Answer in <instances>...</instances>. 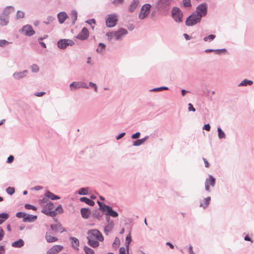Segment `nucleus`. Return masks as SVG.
Here are the masks:
<instances>
[{
  "label": "nucleus",
  "instance_id": "0eeeda50",
  "mask_svg": "<svg viewBox=\"0 0 254 254\" xmlns=\"http://www.w3.org/2000/svg\"><path fill=\"white\" fill-rule=\"evenodd\" d=\"M201 19L199 16L193 12L187 18L186 24L188 26H192L199 23Z\"/></svg>",
  "mask_w": 254,
  "mask_h": 254
},
{
  "label": "nucleus",
  "instance_id": "e433bc0d",
  "mask_svg": "<svg viewBox=\"0 0 254 254\" xmlns=\"http://www.w3.org/2000/svg\"><path fill=\"white\" fill-rule=\"evenodd\" d=\"M49 201L48 197L45 196L42 199L38 200V203L41 207H43Z\"/></svg>",
  "mask_w": 254,
  "mask_h": 254
},
{
  "label": "nucleus",
  "instance_id": "c85d7f7f",
  "mask_svg": "<svg viewBox=\"0 0 254 254\" xmlns=\"http://www.w3.org/2000/svg\"><path fill=\"white\" fill-rule=\"evenodd\" d=\"M148 138V136H145L144 137L141 138V139H137V140H136L135 141H133V146H139L141 144H142L143 143H144V142Z\"/></svg>",
  "mask_w": 254,
  "mask_h": 254
},
{
  "label": "nucleus",
  "instance_id": "5fc2aeb1",
  "mask_svg": "<svg viewBox=\"0 0 254 254\" xmlns=\"http://www.w3.org/2000/svg\"><path fill=\"white\" fill-rule=\"evenodd\" d=\"M183 5L185 7H190L191 5L190 0H183Z\"/></svg>",
  "mask_w": 254,
  "mask_h": 254
},
{
  "label": "nucleus",
  "instance_id": "4d7b16f0",
  "mask_svg": "<svg viewBox=\"0 0 254 254\" xmlns=\"http://www.w3.org/2000/svg\"><path fill=\"white\" fill-rule=\"evenodd\" d=\"M86 22L88 23L89 24L91 25L92 28H94V26H92V24H95V20L94 19H89L86 21Z\"/></svg>",
  "mask_w": 254,
  "mask_h": 254
},
{
  "label": "nucleus",
  "instance_id": "69168bd1",
  "mask_svg": "<svg viewBox=\"0 0 254 254\" xmlns=\"http://www.w3.org/2000/svg\"><path fill=\"white\" fill-rule=\"evenodd\" d=\"M14 160V157L12 155H10L7 160V163H12Z\"/></svg>",
  "mask_w": 254,
  "mask_h": 254
},
{
  "label": "nucleus",
  "instance_id": "774afa93",
  "mask_svg": "<svg viewBox=\"0 0 254 254\" xmlns=\"http://www.w3.org/2000/svg\"><path fill=\"white\" fill-rule=\"evenodd\" d=\"M203 129H205L207 131H209L210 130V126L209 124L205 125L203 127Z\"/></svg>",
  "mask_w": 254,
  "mask_h": 254
},
{
  "label": "nucleus",
  "instance_id": "72a5a7b5",
  "mask_svg": "<svg viewBox=\"0 0 254 254\" xmlns=\"http://www.w3.org/2000/svg\"><path fill=\"white\" fill-rule=\"evenodd\" d=\"M253 84V81L245 79L238 84V86H246L248 85H252Z\"/></svg>",
  "mask_w": 254,
  "mask_h": 254
},
{
  "label": "nucleus",
  "instance_id": "1a4fd4ad",
  "mask_svg": "<svg viewBox=\"0 0 254 254\" xmlns=\"http://www.w3.org/2000/svg\"><path fill=\"white\" fill-rule=\"evenodd\" d=\"M117 20L118 19L116 14L114 13L109 14L107 15L106 24L108 27H113L116 25Z\"/></svg>",
  "mask_w": 254,
  "mask_h": 254
},
{
  "label": "nucleus",
  "instance_id": "f257e3e1",
  "mask_svg": "<svg viewBox=\"0 0 254 254\" xmlns=\"http://www.w3.org/2000/svg\"><path fill=\"white\" fill-rule=\"evenodd\" d=\"M87 239L88 244L93 248H96L99 245V241H104V237L101 232L97 229H91L88 231Z\"/></svg>",
  "mask_w": 254,
  "mask_h": 254
},
{
  "label": "nucleus",
  "instance_id": "9b49d317",
  "mask_svg": "<svg viewBox=\"0 0 254 254\" xmlns=\"http://www.w3.org/2000/svg\"><path fill=\"white\" fill-rule=\"evenodd\" d=\"M20 32L22 33L24 35L27 36H31L35 34V32L33 30L32 26L29 24H27L22 27L20 29Z\"/></svg>",
  "mask_w": 254,
  "mask_h": 254
},
{
  "label": "nucleus",
  "instance_id": "5701e85b",
  "mask_svg": "<svg viewBox=\"0 0 254 254\" xmlns=\"http://www.w3.org/2000/svg\"><path fill=\"white\" fill-rule=\"evenodd\" d=\"M72 247L75 250H78L79 246V242L78 239L75 237H70Z\"/></svg>",
  "mask_w": 254,
  "mask_h": 254
},
{
  "label": "nucleus",
  "instance_id": "4468645a",
  "mask_svg": "<svg viewBox=\"0 0 254 254\" xmlns=\"http://www.w3.org/2000/svg\"><path fill=\"white\" fill-rule=\"evenodd\" d=\"M89 31L87 28L84 27L82 29L76 38L80 40H86L89 37Z\"/></svg>",
  "mask_w": 254,
  "mask_h": 254
},
{
  "label": "nucleus",
  "instance_id": "f8f14e48",
  "mask_svg": "<svg viewBox=\"0 0 254 254\" xmlns=\"http://www.w3.org/2000/svg\"><path fill=\"white\" fill-rule=\"evenodd\" d=\"M215 184V179L212 175H209L205 182V189L207 191H210L209 186L214 187Z\"/></svg>",
  "mask_w": 254,
  "mask_h": 254
},
{
  "label": "nucleus",
  "instance_id": "8fccbe9b",
  "mask_svg": "<svg viewBox=\"0 0 254 254\" xmlns=\"http://www.w3.org/2000/svg\"><path fill=\"white\" fill-rule=\"evenodd\" d=\"M6 191L8 194L12 195L14 193L15 190L14 188L9 187L6 189Z\"/></svg>",
  "mask_w": 254,
  "mask_h": 254
},
{
  "label": "nucleus",
  "instance_id": "4c0bfd02",
  "mask_svg": "<svg viewBox=\"0 0 254 254\" xmlns=\"http://www.w3.org/2000/svg\"><path fill=\"white\" fill-rule=\"evenodd\" d=\"M106 45L104 43H100L98 45V47L96 49L97 53L100 54H103L105 49Z\"/></svg>",
  "mask_w": 254,
  "mask_h": 254
},
{
  "label": "nucleus",
  "instance_id": "680f3d73",
  "mask_svg": "<svg viewBox=\"0 0 254 254\" xmlns=\"http://www.w3.org/2000/svg\"><path fill=\"white\" fill-rule=\"evenodd\" d=\"M4 236V232L1 227H0V241L2 240Z\"/></svg>",
  "mask_w": 254,
  "mask_h": 254
},
{
  "label": "nucleus",
  "instance_id": "3c124183",
  "mask_svg": "<svg viewBox=\"0 0 254 254\" xmlns=\"http://www.w3.org/2000/svg\"><path fill=\"white\" fill-rule=\"evenodd\" d=\"M25 208L27 209H32V210H37V208L32 205H31V204H25V206H24Z\"/></svg>",
  "mask_w": 254,
  "mask_h": 254
},
{
  "label": "nucleus",
  "instance_id": "ea45409f",
  "mask_svg": "<svg viewBox=\"0 0 254 254\" xmlns=\"http://www.w3.org/2000/svg\"><path fill=\"white\" fill-rule=\"evenodd\" d=\"M77 13L76 10H72L71 12V18L72 20V23H74L77 19Z\"/></svg>",
  "mask_w": 254,
  "mask_h": 254
},
{
  "label": "nucleus",
  "instance_id": "a18cd8bd",
  "mask_svg": "<svg viewBox=\"0 0 254 254\" xmlns=\"http://www.w3.org/2000/svg\"><path fill=\"white\" fill-rule=\"evenodd\" d=\"M83 249L86 254H95L94 250L87 246H85Z\"/></svg>",
  "mask_w": 254,
  "mask_h": 254
},
{
  "label": "nucleus",
  "instance_id": "603ef678",
  "mask_svg": "<svg viewBox=\"0 0 254 254\" xmlns=\"http://www.w3.org/2000/svg\"><path fill=\"white\" fill-rule=\"evenodd\" d=\"M9 42L5 40H0V47H4L8 44H9Z\"/></svg>",
  "mask_w": 254,
  "mask_h": 254
},
{
  "label": "nucleus",
  "instance_id": "a211bd4d",
  "mask_svg": "<svg viewBox=\"0 0 254 254\" xmlns=\"http://www.w3.org/2000/svg\"><path fill=\"white\" fill-rule=\"evenodd\" d=\"M211 201V197L208 196L206 198H203L202 200H200L199 207H202L203 209L206 208L209 205Z\"/></svg>",
  "mask_w": 254,
  "mask_h": 254
},
{
  "label": "nucleus",
  "instance_id": "423d86ee",
  "mask_svg": "<svg viewBox=\"0 0 254 254\" xmlns=\"http://www.w3.org/2000/svg\"><path fill=\"white\" fill-rule=\"evenodd\" d=\"M172 16L173 19L178 23L183 21V14L179 8L174 7L172 10Z\"/></svg>",
  "mask_w": 254,
  "mask_h": 254
},
{
  "label": "nucleus",
  "instance_id": "864d4df0",
  "mask_svg": "<svg viewBox=\"0 0 254 254\" xmlns=\"http://www.w3.org/2000/svg\"><path fill=\"white\" fill-rule=\"evenodd\" d=\"M26 213L23 212H18L16 213V216L18 218H22L23 219L25 217Z\"/></svg>",
  "mask_w": 254,
  "mask_h": 254
},
{
  "label": "nucleus",
  "instance_id": "9d476101",
  "mask_svg": "<svg viewBox=\"0 0 254 254\" xmlns=\"http://www.w3.org/2000/svg\"><path fill=\"white\" fill-rule=\"evenodd\" d=\"M74 42L70 39H61L57 43L58 47L60 49H65L68 46H72Z\"/></svg>",
  "mask_w": 254,
  "mask_h": 254
},
{
  "label": "nucleus",
  "instance_id": "c9c22d12",
  "mask_svg": "<svg viewBox=\"0 0 254 254\" xmlns=\"http://www.w3.org/2000/svg\"><path fill=\"white\" fill-rule=\"evenodd\" d=\"M89 189L88 187L82 188L78 190V193L79 195H87L89 194Z\"/></svg>",
  "mask_w": 254,
  "mask_h": 254
},
{
  "label": "nucleus",
  "instance_id": "338daca9",
  "mask_svg": "<svg viewBox=\"0 0 254 254\" xmlns=\"http://www.w3.org/2000/svg\"><path fill=\"white\" fill-rule=\"evenodd\" d=\"M188 106V110L189 111L194 112L195 111V108L193 107L191 103H189Z\"/></svg>",
  "mask_w": 254,
  "mask_h": 254
},
{
  "label": "nucleus",
  "instance_id": "b1692460",
  "mask_svg": "<svg viewBox=\"0 0 254 254\" xmlns=\"http://www.w3.org/2000/svg\"><path fill=\"white\" fill-rule=\"evenodd\" d=\"M37 218L36 215L26 214L25 217L23 219V222H31L34 221Z\"/></svg>",
  "mask_w": 254,
  "mask_h": 254
},
{
  "label": "nucleus",
  "instance_id": "7c9ffc66",
  "mask_svg": "<svg viewBox=\"0 0 254 254\" xmlns=\"http://www.w3.org/2000/svg\"><path fill=\"white\" fill-rule=\"evenodd\" d=\"M69 88L72 91L80 88V82H72L69 85Z\"/></svg>",
  "mask_w": 254,
  "mask_h": 254
},
{
  "label": "nucleus",
  "instance_id": "e2e57ef3",
  "mask_svg": "<svg viewBox=\"0 0 254 254\" xmlns=\"http://www.w3.org/2000/svg\"><path fill=\"white\" fill-rule=\"evenodd\" d=\"M140 135V132H137L135 133L132 134L131 138L132 139H136L138 138Z\"/></svg>",
  "mask_w": 254,
  "mask_h": 254
},
{
  "label": "nucleus",
  "instance_id": "c756f323",
  "mask_svg": "<svg viewBox=\"0 0 254 254\" xmlns=\"http://www.w3.org/2000/svg\"><path fill=\"white\" fill-rule=\"evenodd\" d=\"M45 238L48 243H53L58 241V239L56 237L51 236L48 232H47L46 233Z\"/></svg>",
  "mask_w": 254,
  "mask_h": 254
},
{
  "label": "nucleus",
  "instance_id": "f03ea898",
  "mask_svg": "<svg viewBox=\"0 0 254 254\" xmlns=\"http://www.w3.org/2000/svg\"><path fill=\"white\" fill-rule=\"evenodd\" d=\"M128 33L127 30L125 28H120L117 31L107 32L106 34L109 41L112 40L114 38L117 41H121Z\"/></svg>",
  "mask_w": 254,
  "mask_h": 254
},
{
  "label": "nucleus",
  "instance_id": "dca6fc26",
  "mask_svg": "<svg viewBox=\"0 0 254 254\" xmlns=\"http://www.w3.org/2000/svg\"><path fill=\"white\" fill-rule=\"evenodd\" d=\"M105 207L106 208V209L105 211V215L108 216H111L113 218H116L118 216V213L116 211L113 210L112 207L110 206Z\"/></svg>",
  "mask_w": 254,
  "mask_h": 254
},
{
  "label": "nucleus",
  "instance_id": "79ce46f5",
  "mask_svg": "<svg viewBox=\"0 0 254 254\" xmlns=\"http://www.w3.org/2000/svg\"><path fill=\"white\" fill-rule=\"evenodd\" d=\"M30 68L31 70V71L34 73H37L39 71V67L38 65L36 64H33L30 66Z\"/></svg>",
  "mask_w": 254,
  "mask_h": 254
},
{
  "label": "nucleus",
  "instance_id": "bf43d9fd",
  "mask_svg": "<svg viewBox=\"0 0 254 254\" xmlns=\"http://www.w3.org/2000/svg\"><path fill=\"white\" fill-rule=\"evenodd\" d=\"M112 0V2L115 5H118V4H121V3H123L124 1V0Z\"/></svg>",
  "mask_w": 254,
  "mask_h": 254
},
{
  "label": "nucleus",
  "instance_id": "20e7f679",
  "mask_svg": "<svg viewBox=\"0 0 254 254\" xmlns=\"http://www.w3.org/2000/svg\"><path fill=\"white\" fill-rule=\"evenodd\" d=\"M54 209V203L49 201L46 205L43 207L41 212L46 215L55 217L56 216V213L55 211H53Z\"/></svg>",
  "mask_w": 254,
  "mask_h": 254
},
{
  "label": "nucleus",
  "instance_id": "de8ad7c7",
  "mask_svg": "<svg viewBox=\"0 0 254 254\" xmlns=\"http://www.w3.org/2000/svg\"><path fill=\"white\" fill-rule=\"evenodd\" d=\"M53 211H55V212L56 213V215L58 213H62L63 212V209L62 208V206L61 204L59 205L56 208L54 209Z\"/></svg>",
  "mask_w": 254,
  "mask_h": 254
},
{
  "label": "nucleus",
  "instance_id": "4be33fe9",
  "mask_svg": "<svg viewBox=\"0 0 254 254\" xmlns=\"http://www.w3.org/2000/svg\"><path fill=\"white\" fill-rule=\"evenodd\" d=\"M24 245V241L20 239L18 241L13 242L11 244V246L15 248H20L22 247Z\"/></svg>",
  "mask_w": 254,
  "mask_h": 254
},
{
  "label": "nucleus",
  "instance_id": "a878e982",
  "mask_svg": "<svg viewBox=\"0 0 254 254\" xmlns=\"http://www.w3.org/2000/svg\"><path fill=\"white\" fill-rule=\"evenodd\" d=\"M45 196L51 200H56L60 198L59 196L47 190L45 192Z\"/></svg>",
  "mask_w": 254,
  "mask_h": 254
},
{
  "label": "nucleus",
  "instance_id": "473e14b6",
  "mask_svg": "<svg viewBox=\"0 0 254 254\" xmlns=\"http://www.w3.org/2000/svg\"><path fill=\"white\" fill-rule=\"evenodd\" d=\"M114 223L112 221H111L104 228V232L106 235L108 234L113 228Z\"/></svg>",
  "mask_w": 254,
  "mask_h": 254
},
{
  "label": "nucleus",
  "instance_id": "58836bf2",
  "mask_svg": "<svg viewBox=\"0 0 254 254\" xmlns=\"http://www.w3.org/2000/svg\"><path fill=\"white\" fill-rule=\"evenodd\" d=\"M218 136L219 139H223L226 138V134L223 130L220 127L217 128Z\"/></svg>",
  "mask_w": 254,
  "mask_h": 254
},
{
  "label": "nucleus",
  "instance_id": "f3484780",
  "mask_svg": "<svg viewBox=\"0 0 254 254\" xmlns=\"http://www.w3.org/2000/svg\"><path fill=\"white\" fill-rule=\"evenodd\" d=\"M51 228L54 232H60L61 233H63L65 231V230L62 227L60 223L56 224L51 225Z\"/></svg>",
  "mask_w": 254,
  "mask_h": 254
},
{
  "label": "nucleus",
  "instance_id": "13d9d810",
  "mask_svg": "<svg viewBox=\"0 0 254 254\" xmlns=\"http://www.w3.org/2000/svg\"><path fill=\"white\" fill-rule=\"evenodd\" d=\"M89 85L94 88V91L96 92H97V86L96 84L93 82H90L89 83Z\"/></svg>",
  "mask_w": 254,
  "mask_h": 254
},
{
  "label": "nucleus",
  "instance_id": "6e6d98bb",
  "mask_svg": "<svg viewBox=\"0 0 254 254\" xmlns=\"http://www.w3.org/2000/svg\"><path fill=\"white\" fill-rule=\"evenodd\" d=\"M126 247L127 248H128L129 247V244H130V243L131 242V237L130 236V235H127V237H126Z\"/></svg>",
  "mask_w": 254,
  "mask_h": 254
},
{
  "label": "nucleus",
  "instance_id": "37998d69",
  "mask_svg": "<svg viewBox=\"0 0 254 254\" xmlns=\"http://www.w3.org/2000/svg\"><path fill=\"white\" fill-rule=\"evenodd\" d=\"M93 216L94 218L100 220L101 217H102V214L100 213L99 210H96L93 213Z\"/></svg>",
  "mask_w": 254,
  "mask_h": 254
},
{
  "label": "nucleus",
  "instance_id": "bb28decb",
  "mask_svg": "<svg viewBox=\"0 0 254 254\" xmlns=\"http://www.w3.org/2000/svg\"><path fill=\"white\" fill-rule=\"evenodd\" d=\"M139 3L138 0H133L128 7V11L130 12H133L138 5Z\"/></svg>",
  "mask_w": 254,
  "mask_h": 254
},
{
  "label": "nucleus",
  "instance_id": "c03bdc74",
  "mask_svg": "<svg viewBox=\"0 0 254 254\" xmlns=\"http://www.w3.org/2000/svg\"><path fill=\"white\" fill-rule=\"evenodd\" d=\"M25 16V12L23 11L18 10L16 14V18L19 19L24 18Z\"/></svg>",
  "mask_w": 254,
  "mask_h": 254
},
{
  "label": "nucleus",
  "instance_id": "39448f33",
  "mask_svg": "<svg viewBox=\"0 0 254 254\" xmlns=\"http://www.w3.org/2000/svg\"><path fill=\"white\" fill-rule=\"evenodd\" d=\"M208 5L206 3H202L197 6L195 11L194 13L201 19L206 15L207 13Z\"/></svg>",
  "mask_w": 254,
  "mask_h": 254
},
{
  "label": "nucleus",
  "instance_id": "6e6552de",
  "mask_svg": "<svg viewBox=\"0 0 254 254\" xmlns=\"http://www.w3.org/2000/svg\"><path fill=\"white\" fill-rule=\"evenodd\" d=\"M151 5L149 3L144 4L142 6L140 9V11L139 13L138 18L141 20L146 18L149 14V11L151 8Z\"/></svg>",
  "mask_w": 254,
  "mask_h": 254
},
{
  "label": "nucleus",
  "instance_id": "2f4dec72",
  "mask_svg": "<svg viewBox=\"0 0 254 254\" xmlns=\"http://www.w3.org/2000/svg\"><path fill=\"white\" fill-rule=\"evenodd\" d=\"M80 201L81 202H84L86 204H87L90 206H93L95 204L94 202L92 200H91V199H89L88 198H87L86 197H80Z\"/></svg>",
  "mask_w": 254,
  "mask_h": 254
},
{
  "label": "nucleus",
  "instance_id": "ddd939ff",
  "mask_svg": "<svg viewBox=\"0 0 254 254\" xmlns=\"http://www.w3.org/2000/svg\"><path fill=\"white\" fill-rule=\"evenodd\" d=\"M28 71L26 69L21 71H15L12 74V77L16 80H19L27 76Z\"/></svg>",
  "mask_w": 254,
  "mask_h": 254
},
{
  "label": "nucleus",
  "instance_id": "7ed1b4c3",
  "mask_svg": "<svg viewBox=\"0 0 254 254\" xmlns=\"http://www.w3.org/2000/svg\"><path fill=\"white\" fill-rule=\"evenodd\" d=\"M171 2L172 0H157L155 7L157 10L165 12L169 10Z\"/></svg>",
  "mask_w": 254,
  "mask_h": 254
},
{
  "label": "nucleus",
  "instance_id": "aec40b11",
  "mask_svg": "<svg viewBox=\"0 0 254 254\" xmlns=\"http://www.w3.org/2000/svg\"><path fill=\"white\" fill-rule=\"evenodd\" d=\"M14 7L11 6H8L6 7L3 10L1 14L9 17V14L14 11Z\"/></svg>",
  "mask_w": 254,
  "mask_h": 254
},
{
  "label": "nucleus",
  "instance_id": "052dcab7",
  "mask_svg": "<svg viewBox=\"0 0 254 254\" xmlns=\"http://www.w3.org/2000/svg\"><path fill=\"white\" fill-rule=\"evenodd\" d=\"M80 88H85L88 89L89 88L88 86L86 83L84 82H80Z\"/></svg>",
  "mask_w": 254,
  "mask_h": 254
},
{
  "label": "nucleus",
  "instance_id": "2eb2a0df",
  "mask_svg": "<svg viewBox=\"0 0 254 254\" xmlns=\"http://www.w3.org/2000/svg\"><path fill=\"white\" fill-rule=\"evenodd\" d=\"M63 248L62 246L54 245L47 251V254H57L61 252Z\"/></svg>",
  "mask_w": 254,
  "mask_h": 254
},
{
  "label": "nucleus",
  "instance_id": "412c9836",
  "mask_svg": "<svg viewBox=\"0 0 254 254\" xmlns=\"http://www.w3.org/2000/svg\"><path fill=\"white\" fill-rule=\"evenodd\" d=\"M80 213L82 217L84 219H87L89 218V215L91 213L90 210L86 208H82L80 209Z\"/></svg>",
  "mask_w": 254,
  "mask_h": 254
},
{
  "label": "nucleus",
  "instance_id": "a19ab883",
  "mask_svg": "<svg viewBox=\"0 0 254 254\" xmlns=\"http://www.w3.org/2000/svg\"><path fill=\"white\" fill-rule=\"evenodd\" d=\"M216 37V36L213 34H210L208 35V36L205 37L203 38V40L205 42H210L212 41Z\"/></svg>",
  "mask_w": 254,
  "mask_h": 254
},
{
  "label": "nucleus",
  "instance_id": "49530a36",
  "mask_svg": "<svg viewBox=\"0 0 254 254\" xmlns=\"http://www.w3.org/2000/svg\"><path fill=\"white\" fill-rule=\"evenodd\" d=\"M168 87L162 86V87H157V88H153V89L150 90V91H151V92H152V91H160L162 90H168Z\"/></svg>",
  "mask_w": 254,
  "mask_h": 254
},
{
  "label": "nucleus",
  "instance_id": "09e8293b",
  "mask_svg": "<svg viewBox=\"0 0 254 254\" xmlns=\"http://www.w3.org/2000/svg\"><path fill=\"white\" fill-rule=\"evenodd\" d=\"M97 203L99 206V209L102 210L103 211L105 212V211L106 209V208H105V206H108L109 205H107L102 202H101L99 201H97Z\"/></svg>",
  "mask_w": 254,
  "mask_h": 254
},
{
  "label": "nucleus",
  "instance_id": "cd10ccee",
  "mask_svg": "<svg viewBox=\"0 0 254 254\" xmlns=\"http://www.w3.org/2000/svg\"><path fill=\"white\" fill-rule=\"evenodd\" d=\"M8 22L9 17H7L2 14L0 15V24L1 26H5L8 24Z\"/></svg>",
  "mask_w": 254,
  "mask_h": 254
},
{
  "label": "nucleus",
  "instance_id": "0e129e2a",
  "mask_svg": "<svg viewBox=\"0 0 254 254\" xmlns=\"http://www.w3.org/2000/svg\"><path fill=\"white\" fill-rule=\"evenodd\" d=\"M45 94H46V93L45 92H39L35 93L34 95L37 97H42Z\"/></svg>",
  "mask_w": 254,
  "mask_h": 254
},
{
  "label": "nucleus",
  "instance_id": "6ab92c4d",
  "mask_svg": "<svg viewBox=\"0 0 254 254\" xmlns=\"http://www.w3.org/2000/svg\"><path fill=\"white\" fill-rule=\"evenodd\" d=\"M58 21L60 23H63L67 17L66 13L64 11L60 12L57 15Z\"/></svg>",
  "mask_w": 254,
  "mask_h": 254
},
{
  "label": "nucleus",
  "instance_id": "f704fd0d",
  "mask_svg": "<svg viewBox=\"0 0 254 254\" xmlns=\"http://www.w3.org/2000/svg\"><path fill=\"white\" fill-rule=\"evenodd\" d=\"M9 217V215L7 213H0V225L3 223L5 220H6Z\"/></svg>",
  "mask_w": 254,
  "mask_h": 254
},
{
  "label": "nucleus",
  "instance_id": "393cba45",
  "mask_svg": "<svg viewBox=\"0 0 254 254\" xmlns=\"http://www.w3.org/2000/svg\"><path fill=\"white\" fill-rule=\"evenodd\" d=\"M204 52L205 53H210L212 52H214L216 54L221 55L222 53H224L226 52V49H206Z\"/></svg>",
  "mask_w": 254,
  "mask_h": 254
}]
</instances>
